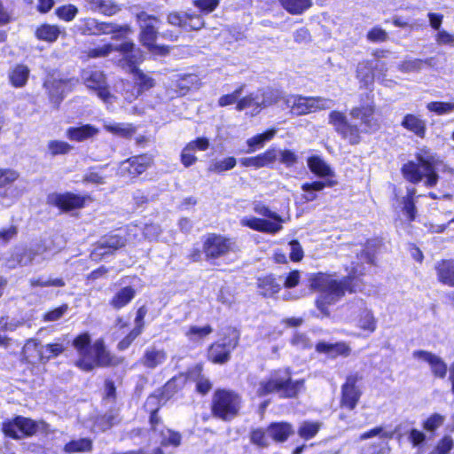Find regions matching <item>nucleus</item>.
<instances>
[{"label": "nucleus", "mask_w": 454, "mask_h": 454, "mask_svg": "<svg viewBox=\"0 0 454 454\" xmlns=\"http://www.w3.org/2000/svg\"><path fill=\"white\" fill-rule=\"evenodd\" d=\"M42 345L35 339H29L22 348V357L28 364L41 363Z\"/></svg>", "instance_id": "2f4dec72"}, {"label": "nucleus", "mask_w": 454, "mask_h": 454, "mask_svg": "<svg viewBox=\"0 0 454 454\" xmlns=\"http://www.w3.org/2000/svg\"><path fill=\"white\" fill-rule=\"evenodd\" d=\"M427 108L438 115L448 114L454 112V102H430Z\"/></svg>", "instance_id": "5fc2aeb1"}, {"label": "nucleus", "mask_w": 454, "mask_h": 454, "mask_svg": "<svg viewBox=\"0 0 454 454\" xmlns=\"http://www.w3.org/2000/svg\"><path fill=\"white\" fill-rule=\"evenodd\" d=\"M260 95L259 92L252 93L247 97L242 98L237 103L236 109L242 111L246 108L253 107L256 112L260 111Z\"/></svg>", "instance_id": "864d4df0"}, {"label": "nucleus", "mask_w": 454, "mask_h": 454, "mask_svg": "<svg viewBox=\"0 0 454 454\" xmlns=\"http://www.w3.org/2000/svg\"><path fill=\"white\" fill-rule=\"evenodd\" d=\"M321 426L320 422L304 421L298 429V434L305 440L311 439L317 434Z\"/></svg>", "instance_id": "3c124183"}, {"label": "nucleus", "mask_w": 454, "mask_h": 454, "mask_svg": "<svg viewBox=\"0 0 454 454\" xmlns=\"http://www.w3.org/2000/svg\"><path fill=\"white\" fill-rule=\"evenodd\" d=\"M46 252V247L41 244L31 248H15L11 257L7 259L6 265L14 269L17 266H26L34 262H40L47 259V256L44 255Z\"/></svg>", "instance_id": "f8f14e48"}, {"label": "nucleus", "mask_w": 454, "mask_h": 454, "mask_svg": "<svg viewBox=\"0 0 454 454\" xmlns=\"http://www.w3.org/2000/svg\"><path fill=\"white\" fill-rule=\"evenodd\" d=\"M260 110L262 107H267L278 101L280 98V93L278 90H269L262 93H260Z\"/></svg>", "instance_id": "bf43d9fd"}, {"label": "nucleus", "mask_w": 454, "mask_h": 454, "mask_svg": "<svg viewBox=\"0 0 454 454\" xmlns=\"http://www.w3.org/2000/svg\"><path fill=\"white\" fill-rule=\"evenodd\" d=\"M356 308L360 311L358 326L370 333H373L376 330V319L371 310L364 306L363 301L356 303Z\"/></svg>", "instance_id": "f704fd0d"}, {"label": "nucleus", "mask_w": 454, "mask_h": 454, "mask_svg": "<svg viewBox=\"0 0 454 454\" xmlns=\"http://www.w3.org/2000/svg\"><path fill=\"white\" fill-rule=\"evenodd\" d=\"M237 160L234 157H227L220 160L211 162L208 171L214 173H222L232 169L236 166Z\"/></svg>", "instance_id": "603ef678"}, {"label": "nucleus", "mask_w": 454, "mask_h": 454, "mask_svg": "<svg viewBox=\"0 0 454 454\" xmlns=\"http://www.w3.org/2000/svg\"><path fill=\"white\" fill-rule=\"evenodd\" d=\"M396 430L387 431L383 427H376L369 431L363 433L360 435V440L364 441L372 437L379 436L381 440L387 439L390 440L394 437ZM377 450L372 452V454H389L390 447L388 442L386 441H381L377 444H374Z\"/></svg>", "instance_id": "412c9836"}, {"label": "nucleus", "mask_w": 454, "mask_h": 454, "mask_svg": "<svg viewBox=\"0 0 454 454\" xmlns=\"http://www.w3.org/2000/svg\"><path fill=\"white\" fill-rule=\"evenodd\" d=\"M253 210L255 214L266 218L246 216L240 220L242 226L268 234H276L283 229L284 219L278 213L271 211L262 201L253 202Z\"/></svg>", "instance_id": "39448f33"}, {"label": "nucleus", "mask_w": 454, "mask_h": 454, "mask_svg": "<svg viewBox=\"0 0 454 454\" xmlns=\"http://www.w3.org/2000/svg\"><path fill=\"white\" fill-rule=\"evenodd\" d=\"M362 272L353 268L348 277L341 280H337L332 275L318 273L311 278L310 286L314 290L320 293L316 300V306L324 316H329L328 306L336 303L345 292L355 290L349 286L351 279Z\"/></svg>", "instance_id": "f257e3e1"}, {"label": "nucleus", "mask_w": 454, "mask_h": 454, "mask_svg": "<svg viewBox=\"0 0 454 454\" xmlns=\"http://www.w3.org/2000/svg\"><path fill=\"white\" fill-rule=\"evenodd\" d=\"M126 244V239L117 234H110L103 237L98 243L94 253L97 254H106L115 251Z\"/></svg>", "instance_id": "a878e982"}, {"label": "nucleus", "mask_w": 454, "mask_h": 454, "mask_svg": "<svg viewBox=\"0 0 454 454\" xmlns=\"http://www.w3.org/2000/svg\"><path fill=\"white\" fill-rule=\"evenodd\" d=\"M444 421V416L439 413H434L424 421L423 428L427 432H434L443 425Z\"/></svg>", "instance_id": "13d9d810"}, {"label": "nucleus", "mask_w": 454, "mask_h": 454, "mask_svg": "<svg viewBox=\"0 0 454 454\" xmlns=\"http://www.w3.org/2000/svg\"><path fill=\"white\" fill-rule=\"evenodd\" d=\"M160 444L162 446L177 447L181 443L182 436L178 432L169 428H163L160 431Z\"/></svg>", "instance_id": "8fccbe9b"}, {"label": "nucleus", "mask_w": 454, "mask_h": 454, "mask_svg": "<svg viewBox=\"0 0 454 454\" xmlns=\"http://www.w3.org/2000/svg\"><path fill=\"white\" fill-rule=\"evenodd\" d=\"M208 147L209 141L205 137H199L196 140L190 142L182 151V164L186 168L193 165L197 161V157L195 156L196 149L200 151H206Z\"/></svg>", "instance_id": "393cba45"}, {"label": "nucleus", "mask_w": 454, "mask_h": 454, "mask_svg": "<svg viewBox=\"0 0 454 454\" xmlns=\"http://www.w3.org/2000/svg\"><path fill=\"white\" fill-rule=\"evenodd\" d=\"M19 173L11 168H0V188L16 181Z\"/></svg>", "instance_id": "69168bd1"}, {"label": "nucleus", "mask_w": 454, "mask_h": 454, "mask_svg": "<svg viewBox=\"0 0 454 454\" xmlns=\"http://www.w3.org/2000/svg\"><path fill=\"white\" fill-rule=\"evenodd\" d=\"M82 79L88 89L97 92L104 102H109L112 95L108 90L105 74L97 69L88 68L82 71Z\"/></svg>", "instance_id": "2eb2a0df"}, {"label": "nucleus", "mask_w": 454, "mask_h": 454, "mask_svg": "<svg viewBox=\"0 0 454 454\" xmlns=\"http://www.w3.org/2000/svg\"><path fill=\"white\" fill-rule=\"evenodd\" d=\"M38 430V424L28 419L18 416L12 420L3 423V432L7 436L14 439H21L25 436H31Z\"/></svg>", "instance_id": "ddd939ff"}, {"label": "nucleus", "mask_w": 454, "mask_h": 454, "mask_svg": "<svg viewBox=\"0 0 454 454\" xmlns=\"http://www.w3.org/2000/svg\"><path fill=\"white\" fill-rule=\"evenodd\" d=\"M241 408V397L234 391L217 389L212 397V414L222 420L229 421L238 416Z\"/></svg>", "instance_id": "423d86ee"}, {"label": "nucleus", "mask_w": 454, "mask_h": 454, "mask_svg": "<svg viewBox=\"0 0 454 454\" xmlns=\"http://www.w3.org/2000/svg\"><path fill=\"white\" fill-rule=\"evenodd\" d=\"M239 333L235 328L229 327L223 338L213 343L208 349V358L214 364H225L231 358V352L239 344Z\"/></svg>", "instance_id": "9d476101"}, {"label": "nucleus", "mask_w": 454, "mask_h": 454, "mask_svg": "<svg viewBox=\"0 0 454 454\" xmlns=\"http://www.w3.org/2000/svg\"><path fill=\"white\" fill-rule=\"evenodd\" d=\"M78 9L73 4L61 6L56 10L58 17L65 21H71L74 19Z\"/></svg>", "instance_id": "680f3d73"}, {"label": "nucleus", "mask_w": 454, "mask_h": 454, "mask_svg": "<svg viewBox=\"0 0 454 454\" xmlns=\"http://www.w3.org/2000/svg\"><path fill=\"white\" fill-rule=\"evenodd\" d=\"M244 86H240L239 89L234 90L231 94L223 95L218 99V105L220 106H227L234 103H238V99L243 91Z\"/></svg>", "instance_id": "338daca9"}, {"label": "nucleus", "mask_w": 454, "mask_h": 454, "mask_svg": "<svg viewBox=\"0 0 454 454\" xmlns=\"http://www.w3.org/2000/svg\"><path fill=\"white\" fill-rule=\"evenodd\" d=\"M92 442L88 438H82L74 440L67 443L64 447V450L67 453H81L88 452L91 450Z\"/></svg>", "instance_id": "09e8293b"}, {"label": "nucleus", "mask_w": 454, "mask_h": 454, "mask_svg": "<svg viewBox=\"0 0 454 454\" xmlns=\"http://www.w3.org/2000/svg\"><path fill=\"white\" fill-rule=\"evenodd\" d=\"M303 380L293 381L288 369L278 370L270 374L268 380L259 383L256 393L260 396L278 393L281 397H294L303 388Z\"/></svg>", "instance_id": "20e7f679"}, {"label": "nucleus", "mask_w": 454, "mask_h": 454, "mask_svg": "<svg viewBox=\"0 0 454 454\" xmlns=\"http://www.w3.org/2000/svg\"><path fill=\"white\" fill-rule=\"evenodd\" d=\"M283 101L291 113L295 115H304L330 109L333 106V100L323 97L287 95L283 97Z\"/></svg>", "instance_id": "6e6552de"}, {"label": "nucleus", "mask_w": 454, "mask_h": 454, "mask_svg": "<svg viewBox=\"0 0 454 454\" xmlns=\"http://www.w3.org/2000/svg\"><path fill=\"white\" fill-rule=\"evenodd\" d=\"M77 84L78 80L75 78L62 79L50 77L44 82V86L48 90L51 101L57 106L62 101L64 97L72 91Z\"/></svg>", "instance_id": "dca6fc26"}, {"label": "nucleus", "mask_w": 454, "mask_h": 454, "mask_svg": "<svg viewBox=\"0 0 454 454\" xmlns=\"http://www.w3.org/2000/svg\"><path fill=\"white\" fill-rule=\"evenodd\" d=\"M135 295L136 291L133 287H123L112 298L110 304L114 309H120L129 303Z\"/></svg>", "instance_id": "4c0bfd02"}, {"label": "nucleus", "mask_w": 454, "mask_h": 454, "mask_svg": "<svg viewBox=\"0 0 454 454\" xmlns=\"http://www.w3.org/2000/svg\"><path fill=\"white\" fill-rule=\"evenodd\" d=\"M60 28L56 25L43 24L35 31V36L48 43L55 42L60 35Z\"/></svg>", "instance_id": "ea45409f"}, {"label": "nucleus", "mask_w": 454, "mask_h": 454, "mask_svg": "<svg viewBox=\"0 0 454 454\" xmlns=\"http://www.w3.org/2000/svg\"><path fill=\"white\" fill-rule=\"evenodd\" d=\"M152 163V158L147 155L131 157L121 162L118 174L121 176L134 177L144 173Z\"/></svg>", "instance_id": "a211bd4d"}, {"label": "nucleus", "mask_w": 454, "mask_h": 454, "mask_svg": "<svg viewBox=\"0 0 454 454\" xmlns=\"http://www.w3.org/2000/svg\"><path fill=\"white\" fill-rule=\"evenodd\" d=\"M73 346L79 356L75 365L84 372H90L97 366L115 364L114 357L106 350L104 340L99 339L90 345V336L88 333L78 335L74 340Z\"/></svg>", "instance_id": "f03ea898"}, {"label": "nucleus", "mask_w": 454, "mask_h": 454, "mask_svg": "<svg viewBox=\"0 0 454 454\" xmlns=\"http://www.w3.org/2000/svg\"><path fill=\"white\" fill-rule=\"evenodd\" d=\"M308 167L309 170L318 177H333L334 171L330 165L321 157L314 155L308 159Z\"/></svg>", "instance_id": "7c9ffc66"}, {"label": "nucleus", "mask_w": 454, "mask_h": 454, "mask_svg": "<svg viewBox=\"0 0 454 454\" xmlns=\"http://www.w3.org/2000/svg\"><path fill=\"white\" fill-rule=\"evenodd\" d=\"M435 271L441 283L454 287V259L438 262L435 264Z\"/></svg>", "instance_id": "cd10ccee"}, {"label": "nucleus", "mask_w": 454, "mask_h": 454, "mask_svg": "<svg viewBox=\"0 0 454 454\" xmlns=\"http://www.w3.org/2000/svg\"><path fill=\"white\" fill-rule=\"evenodd\" d=\"M29 69L25 65H17L9 73V79L12 86L21 88L25 86L29 76Z\"/></svg>", "instance_id": "58836bf2"}, {"label": "nucleus", "mask_w": 454, "mask_h": 454, "mask_svg": "<svg viewBox=\"0 0 454 454\" xmlns=\"http://www.w3.org/2000/svg\"><path fill=\"white\" fill-rule=\"evenodd\" d=\"M104 128L108 132L122 137H130L135 133V128L127 123L105 122Z\"/></svg>", "instance_id": "79ce46f5"}, {"label": "nucleus", "mask_w": 454, "mask_h": 454, "mask_svg": "<svg viewBox=\"0 0 454 454\" xmlns=\"http://www.w3.org/2000/svg\"><path fill=\"white\" fill-rule=\"evenodd\" d=\"M267 433L275 442H283L294 434V429L286 422L271 423L268 427Z\"/></svg>", "instance_id": "473e14b6"}, {"label": "nucleus", "mask_w": 454, "mask_h": 454, "mask_svg": "<svg viewBox=\"0 0 454 454\" xmlns=\"http://www.w3.org/2000/svg\"><path fill=\"white\" fill-rule=\"evenodd\" d=\"M94 12L112 16L117 13L121 8L113 0H85Z\"/></svg>", "instance_id": "c9c22d12"}, {"label": "nucleus", "mask_w": 454, "mask_h": 454, "mask_svg": "<svg viewBox=\"0 0 454 454\" xmlns=\"http://www.w3.org/2000/svg\"><path fill=\"white\" fill-rule=\"evenodd\" d=\"M329 124L334 130L350 145H357L361 141V129L356 124L348 121L346 114L340 111H332L329 114Z\"/></svg>", "instance_id": "9b49d317"}, {"label": "nucleus", "mask_w": 454, "mask_h": 454, "mask_svg": "<svg viewBox=\"0 0 454 454\" xmlns=\"http://www.w3.org/2000/svg\"><path fill=\"white\" fill-rule=\"evenodd\" d=\"M204 252L207 257L218 258L234 252L237 248L236 242L221 235L212 234L204 242Z\"/></svg>", "instance_id": "4468645a"}, {"label": "nucleus", "mask_w": 454, "mask_h": 454, "mask_svg": "<svg viewBox=\"0 0 454 454\" xmlns=\"http://www.w3.org/2000/svg\"><path fill=\"white\" fill-rule=\"evenodd\" d=\"M77 30L82 35H108L118 31L113 23L99 22L94 18L82 19L76 24Z\"/></svg>", "instance_id": "6ab92c4d"}, {"label": "nucleus", "mask_w": 454, "mask_h": 454, "mask_svg": "<svg viewBox=\"0 0 454 454\" xmlns=\"http://www.w3.org/2000/svg\"><path fill=\"white\" fill-rule=\"evenodd\" d=\"M401 125L408 129L409 131L414 133L416 136L419 137H424L427 126H426V121L422 120L417 115L414 114H406L403 121Z\"/></svg>", "instance_id": "72a5a7b5"}, {"label": "nucleus", "mask_w": 454, "mask_h": 454, "mask_svg": "<svg viewBox=\"0 0 454 454\" xmlns=\"http://www.w3.org/2000/svg\"><path fill=\"white\" fill-rule=\"evenodd\" d=\"M335 184V182L328 181V182H320L316 181L313 183H305L301 185V190L305 192V194L302 195V200L305 202H310L315 200L317 196L316 194V192L322 191L325 186H333Z\"/></svg>", "instance_id": "e433bc0d"}, {"label": "nucleus", "mask_w": 454, "mask_h": 454, "mask_svg": "<svg viewBox=\"0 0 454 454\" xmlns=\"http://www.w3.org/2000/svg\"><path fill=\"white\" fill-rule=\"evenodd\" d=\"M316 350L319 353H325L332 358L338 356H348L351 352L350 347L343 341L336 343L318 342L316 345Z\"/></svg>", "instance_id": "bb28decb"}, {"label": "nucleus", "mask_w": 454, "mask_h": 454, "mask_svg": "<svg viewBox=\"0 0 454 454\" xmlns=\"http://www.w3.org/2000/svg\"><path fill=\"white\" fill-rule=\"evenodd\" d=\"M167 359L168 354L164 348L150 346L145 350L140 358V364L146 369L154 370L162 365Z\"/></svg>", "instance_id": "5701e85b"}, {"label": "nucleus", "mask_w": 454, "mask_h": 454, "mask_svg": "<svg viewBox=\"0 0 454 454\" xmlns=\"http://www.w3.org/2000/svg\"><path fill=\"white\" fill-rule=\"evenodd\" d=\"M412 356L419 361L427 363L434 376L441 379L446 376L447 364L439 356L426 350H415L412 352Z\"/></svg>", "instance_id": "aec40b11"}, {"label": "nucleus", "mask_w": 454, "mask_h": 454, "mask_svg": "<svg viewBox=\"0 0 454 454\" xmlns=\"http://www.w3.org/2000/svg\"><path fill=\"white\" fill-rule=\"evenodd\" d=\"M374 106L366 105L363 106L353 107L349 115L353 119L361 121V124L364 126V131L375 130L379 128L377 120L374 118Z\"/></svg>", "instance_id": "4be33fe9"}, {"label": "nucleus", "mask_w": 454, "mask_h": 454, "mask_svg": "<svg viewBox=\"0 0 454 454\" xmlns=\"http://www.w3.org/2000/svg\"><path fill=\"white\" fill-rule=\"evenodd\" d=\"M258 287L263 296H272L280 290V285L272 276H266L258 279Z\"/></svg>", "instance_id": "37998d69"}, {"label": "nucleus", "mask_w": 454, "mask_h": 454, "mask_svg": "<svg viewBox=\"0 0 454 454\" xmlns=\"http://www.w3.org/2000/svg\"><path fill=\"white\" fill-rule=\"evenodd\" d=\"M31 286H64L65 281L62 278H31L30 279Z\"/></svg>", "instance_id": "e2e57ef3"}, {"label": "nucleus", "mask_w": 454, "mask_h": 454, "mask_svg": "<svg viewBox=\"0 0 454 454\" xmlns=\"http://www.w3.org/2000/svg\"><path fill=\"white\" fill-rule=\"evenodd\" d=\"M281 5L291 14H301L308 10L311 4V0H279Z\"/></svg>", "instance_id": "a19ab883"}, {"label": "nucleus", "mask_w": 454, "mask_h": 454, "mask_svg": "<svg viewBox=\"0 0 454 454\" xmlns=\"http://www.w3.org/2000/svg\"><path fill=\"white\" fill-rule=\"evenodd\" d=\"M213 333V328L209 325H204L202 327L192 325L190 326L188 331L185 333L186 337L192 342H200L207 335Z\"/></svg>", "instance_id": "a18cd8bd"}, {"label": "nucleus", "mask_w": 454, "mask_h": 454, "mask_svg": "<svg viewBox=\"0 0 454 454\" xmlns=\"http://www.w3.org/2000/svg\"><path fill=\"white\" fill-rule=\"evenodd\" d=\"M416 195V189L413 187L407 188V193L403 198L402 203L403 204V211L407 215L410 221H413L416 217V207L414 203V197Z\"/></svg>", "instance_id": "c03bdc74"}, {"label": "nucleus", "mask_w": 454, "mask_h": 454, "mask_svg": "<svg viewBox=\"0 0 454 454\" xmlns=\"http://www.w3.org/2000/svg\"><path fill=\"white\" fill-rule=\"evenodd\" d=\"M453 447V440L450 436H444L431 451L430 454H447Z\"/></svg>", "instance_id": "774afa93"}, {"label": "nucleus", "mask_w": 454, "mask_h": 454, "mask_svg": "<svg viewBox=\"0 0 454 454\" xmlns=\"http://www.w3.org/2000/svg\"><path fill=\"white\" fill-rule=\"evenodd\" d=\"M428 59H407L399 65V70L405 73L419 72L422 68L423 65L428 64Z\"/></svg>", "instance_id": "4d7b16f0"}, {"label": "nucleus", "mask_w": 454, "mask_h": 454, "mask_svg": "<svg viewBox=\"0 0 454 454\" xmlns=\"http://www.w3.org/2000/svg\"><path fill=\"white\" fill-rule=\"evenodd\" d=\"M418 162L409 161L402 167L403 177L413 184L421 182L424 178V184L428 187L436 185L439 180L438 171L443 167L442 160L435 154L421 150L417 154Z\"/></svg>", "instance_id": "7ed1b4c3"}, {"label": "nucleus", "mask_w": 454, "mask_h": 454, "mask_svg": "<svg viewBox=\"0 0 454 454\" xmlns=\"http://www.w3.org/2000/svg\"><path fill=\"white\" fill-rule=\"evenodd\" d=\"M50 200L55 206L66 211L81 208L85 203V197L71 192L52 194Z\"/></svg>", "instance_id": "b1692460"}, {"label": "nucleus", "mask_w": 454, "mask_h": 454, "mask_svg": "<svg viewBox=\"0 0 454 454\" xmlns=\"http://www.w3.org/2000/svg\"><path fill=\"white\" fill-rule=\"evenodd\" d=\"M47 147L52 156L67 154L73 149L71 145L60 140H51Z\"/></svg>", "instance_id": "6e6d98bb"}, {"label": "nucleus", "mask_w": 454, "mask_h": 454, "mask_svg": "<svg viewBox=\"0 0 454 454\" xmlns=\"http://www.w3.org/2000/svg\"><path fill=\"white\" fill-rule=\"evenodd\" d=\"M383 64L379 61H362L358 63L356 68V77L364 86L371 85L374 81L373 69L378 68L379 66Z\"/></svg>", "instance_id": "c756f323"}, {"label": "nucleus", "mask_w": 454, "mask_h": 454, "mask_svg": "<svg viewBox=\"0 0 454 454\" xmlns=\"http://www.w3.org/2000/svg\"><path fill=\"white\" fill-rule=\"evenodd\" d=\"M276 134L275 129L268 130L262 134L256 135L247 139V144L248 145L247 153H254L257 148L263 146L266 141L270 140Z\"/></svg>", "instance_id": "49530a36"}, {"label": "nucleus", "mask_w": 454, "mask_h": 454, "mask_svg": "<svg viewBox=\"0 0 454 454\" xmlns=\"http://www.w3.org/2000/svg\"><path fill=\"white\" fill-rule=\"evenodd\" d=\"M362 380V376L358 373H353L347 377L345 383L341 387L340 404L352 411L356 408L360 397L361 391L356 387V383Z\"/></svg>", "instance_id": "f3484780"}, {"label": "nucleus", "mask_w": 454, "mask_h": 454, "mask_svg": "<svg viewBox=\"0 0 454 454\" xmlns=\"http://www.w3.org/2000/svg\"><path fill=\"white\" fill-rule=\"evenodd\" d=\"M137 19L140 27V42L148 49L149 51L155 54L165 55L168 52V47L160 46L155 43L158 31L157 25L160 20L153 15L145 12L137 14Z\"/></svg>", "instance_id": "1a4fd4ad"}, {"label": "nucleus", "mask_w": 454, "mask_h": 454, "mask_svg": "<svg viewBox=\"0 0 454 454\" xmlns=\"http://www.w3.org/2000/svg\"><path fill=\"white\" fill-rule=\"evenodd\" d=\"M18 235V227L10 225L0 229V247H5L9 242L14 239Z\"/></svg>", "instance_id": "052dcab7"}, {"label": "nucleus", "mask_w": 454, "mask_h": 454, "mask_svg": "<svg viewBox=\"0 0 454 454\" xmlns=\"http://www.w3.org/2000/svg\"><path fill=\"white\" fill-rule=\"evenodd\" d=\"M98 134V129L90 124L80 127H70L67 129L66 136L71 141L82 142Z\"/></svg>", "instance_id": "c85d7f7f"}, {"label": "nucleus", "mask_w": 454, "mask_h": 454, "mask_svg": "<svg viewBox=\"0 0 454 454\" xmlns=\"http://www.w3.org/2000/svg\"><path fill=\"white\" fill-rule=\"evenodd\" d=\"M64 350V345L59 342L42 345L41 363L45 364L50 359L59 356Z\"/></svg>", "instance_id": "de8ad7c7"}, {"label": "nucleus", "mask_w": 454, "mask_h": 454, "mask_svg": "<svg viewBox=\"0 0 454 454\" xmlns=\"http://www.w3.org/2000/svg\"><path fill=\"white\" fill-rule=\"evenodd\" d=\"M250 439L254 444L259 447H267L270 444L269 437L266 435V433L261 428L253 430L250 434Z\"/></svg>", "instance_id": "0e129e2a"}, {"label": "nucleus", "mask_w": 454, "mask_h": 454, "mask_svg": "<svg viewBox=\"0 0 454 454\" xmlns=\"http://www.w3.org/2000/svg\"><path fill=\"white\" fill-rule=\"evenodd\" d=\"M117 50L122 52V61L127 63L129 71L134 74L136 87L141 92L153 88L155 84L154 80L136 67L137 64L143 60V54L140 50L135 49V44L132 42L121 43Z\"/></svg>", "instance_id": "0eeeda50"}]
</instances>
